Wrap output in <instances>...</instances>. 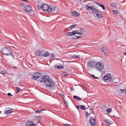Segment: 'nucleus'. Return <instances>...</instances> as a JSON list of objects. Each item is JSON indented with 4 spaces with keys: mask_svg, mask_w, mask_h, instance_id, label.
Masks as SVG:
<instances>
[{
    "mask_svg": "<svg viewBox=\"0 0 126 126\" xmlns=\"http://www.w3.org/2000/svg\"><path fill=\"white\" fill-rule=\"evenodd\" d=\"M40 82H44V84L47 88H51L53 87L55 85V82L47 76H44L40 79Z\"/></svg>",
    "mask_w": 126,
    "mask_h": 126,
    "instance_id": "obj_1",
    "label": "nucleus"
},
{
    "mask_svg": "<svg viewBox=\"0 0 126 126\" xmlns=\"http://www.w3.org/2000/svg\"><path fill=\"white\" fill-rule=\"evenodd\" d=\"M1 52L2 54L6 56H8L11 55L13 56L14 59H15L13 53L11 51L9 48L6 47H4L2 48Z\"/></svg>",
    "mask_w": 126,
    "mask_h": 126,
    "instance_id": "obj_2",
    "label": "nucleus"
},
{
    "mask_svg": "<svg viewBox=\"0 0 126 126\" xmlns=\"http://www.w3.org/2000/svg\"><path fill=\"white\" fill-rule=\"evenodd\" d=\"M95 68L98 71H101L104 68V65L101 62H98L96 63Z\"/></svg>",
    "mask_w": 126,
    "mask_h": 126,
    "instance_id": "obj_3",
    "label": "nucleus"
},
{
    "mask_svg": "<svg viewBox=\"0 0 126 126\" xmlns=\"http://www.w3.org/2000/svg\"><path fill=\"white\" fill-rule=\"evenodd\" d=\"M85 7L86 9L87 10H91V12L94 13H95L98 10L94 8L93 6H89L88 5H86Z\"/></svg>",
    "mask_w": 126,
    "mask_h": 126,
    "instance_id": "obj_4",
    "label": "nucleus"
},
{
    "mask_svg": "<svg viewBox=\"0 0 126 126\" xmlns=\"http://www.w3.org/2000/svg\"><path fill=\"white\" fill-rule=\"evenodd\" d=\"M49 8L48 10V12H52V13H55L57 12L55 7L54 6L49 5Z\"/></svg>",
    "mask_w": 126,
    "mask_h": 126,
    "instance_id": "obj_5",
    "label": "nucleus"
},
{
    "mask_svg": "<svg viewBox=\"0 0 126 126\" xmlns=\"http://www.w3.org/2000/svg\"><path fill=\"white\" fill-rule=\"evenodd\" d=\"M95 62L94 60H90L88 63L89 66L91 68H93L96 65Z\"/></svg>",
    "mask_w": 126,
    "mask_h": 126,
    "instance_id": "obj_6",
    "label": "nucleus"
},
{
    "mask_svg": "<svg viewBox=\"0 0 126 126\" xmlns=\"http://www.w3.org/2000/svg\"><path fill=\"white\" fill-rule=\"evenodd\" d=\"M89 122L91 126H96V123L95 120L93 117H91L89 120Z\"/></svg>",
    "mask_w": 126,
    "mask_h": 126,
    "instance_id": "obj_7",
    "label": "nucleus"
},
{
    "mask_svg": "<svg viewBox=\"0 0 126 126\" xmlns=\"http://www.w3.org/2000/svg\"><path fill=\"white\" fill-rule=\"evenodd\" d=\"M102 50L104 53L107 56H108L110 51L106 47H104L102 48Z\"/></svg>",
    "mask_w": 126,
    "mask_h": 126,
    "instance_id": "obj_8",
    "label": "nucleus"
},
{
    "mask_svg": "<svg viewBox=\"0 0 126 126\" xmlns=\"http://www.w3.org/2000/svg\"><path fill=\"white\" fill-rule=\"evenodd\" d=\"M42 9L44 12H48L49 9V6L45 4H42Z\"/></svg>",
    "mask_w": 126,
    "mask_h": 126,
    "instance_id": "obj_9",
    "label": "nucleus"
},
{
    "mask_svg": "<svg viewBox=\"0 0 126 126\" xmlns=\"http://www.w3.org/2000/svg\"><path fill=\"white\" fill-rule=\"evenodd\" d=\"M32 7L30 5H28L25 7L24 8V10L25 12H30L32 10Z\"/></svg>",
    "mask_w": 126,
    "mask_h": 126,
    "instance_id": "obj_10",
    "label": "nucleus"
},
{
    "mask_svg": "<svg viewBox=\"0 0 126 126\" xmlns=\"http://www.w3.org/2000/svg\"><path fill=\"white\" fill-rule=\"evenodd\" d=\"M111 75L110 74H106L103 77V79L104 80H107L110 79Z\"/></svg>",
    "mask_w": 126,
    "mask_h": 126,
    "instance_id": "obj_11",
    "label": "nucleus"
},
{
    "mask_svg": "<svg viewBox=\"0 0 126 126\" xmlns=\"http://www.w3.org/2000/svg\"><path fill=\"white\" fill-rule=\"evenodd\" d=\"M35 125L33 124L31 121H27L25 124V126H35Z\"/></svg>",
    "mask_w": 126,
    "mask_h": 126,
    "instance_id": "obj_12",
    "label": "nucleus"
},
{
    "mask_svg": "<svg viewBox=\"0 0 126 126\" xmlns=\"http://www.w3.org/2000/svg\"><path fill=\"white\" fill-rule=\"evenodd\" d=\"M95 14L96 17L98 18H100L102 17V13L99 10Z\"/></svg>",
    "mask_w": 126,
    "mask_h": 126,
    "instance_id": "obj_13",
    "label": "nucleus"
},
{
    "mask_svg": "<svg viewBox=\"0 0 126 126\" xmlns=\"http://www.w3.org/2000/svg\"><path fill=\"white\" fill-rule=\"evenodd\" d=\"M43 52L42 51H38L36 52V55L37 56H41L43 55Z\"/></svg>",
    "mask_w": 126,
    "mask_h": 126,
    "instance_id": "obj_14",
    "label": "nucleus"
},
{
    "mask_svg": "<svg viewBox=\"0 0 126 126\" xmlns=\"http://www.w3.org/2000/svg\"><path fill=\"white\" fill-rule=\"evenodd\" d=\"M13 112L12 109H11L7 110H6L5 111L4 113L6 114H7L8 113H10Z\"/></svg>",
    "mask_w": 126,
    "mask_h": 126,
    "instance_id": "obj_15",
    "label": "nucleus"
},
{
    "mask_svg": "<svg viewBox=\"0 0 126 126\" xmlns=\"http://www.w3.org/2000/svg\"><path fill=\"white\" fill-rule=\"evenodd\" d=\"M75 31H73L72 32H69L67 33V34L68 36H70L73 35H74L75 34Z\"/></svg>",
    "mask_w": 126,
    "mask_h": 126,
    "instance_id": "obj_16",
    "label": "nucleus"
},
{
    "mask_svg": "<svg viewBox=\"0 0 126 126\" xmlns=\"http://www.w3.org/2000/svg\"><path fill=\"white\" fill-rule=\"evenodd\" d=\"M104 121L105 122L107 126H109L111 124H110V122L109 120L107 119H106L104 120Z\"/></svg>",
    "mask_w": 126,
    "mask_h": 126,
    "instance_id": "obj_17",
    "label": "nucleus"
},
{
    "mask_svg": "<svg viewBox=\"0 0 126 126\" xmlns=\"http://www.w3.org/2000/svg\"><path fill=\"white\" fill-rule=\"evenodd\" d=\"M49 54L47 51L45 52L42 55V56L44 57H47L49 56Z\"/></svg>",
    "mask_w": 126,
    "mask_h": 126,
    "instance_id": "obj_18",
    "label": "nucleus"
},
{
    "mask_svg": "<svg viewBox=\"0 0 126 126\" xmlns=\"http://www.w3.org/2000/svg\"><path fill=\"white\" fill-rule=\"evenodd\" d=\"M79 14L77 12H74L72 13V15L74 16H79Z\"/></svg>",
    "mask_w": 126,
    "mask_h": 126,
    "instance_id": "obj_19",
    "label": "nucleus"
},
{
    "mask_svg": "<svg viewBox=\"0 0 126 126\" xmlns=\"http://www.w3.org/2000/svg\"><path fill=\"white\" fill-rule=\"evenodd\" d=\"M40 77V76H33L32 77V79H39Z\"/></svg>",
    "mask_w": 126,
    "mask_h": 126,
    "instance_id": "obj_20",
    "label": "nucleus"
},
{
    "mask_svg": "<svg viewBox=\"0 0 126 126\" xmlns=\"http://www.w3.org/2000/svg\"><path fill=\"white\" fill-rule=\"evenodd\" d=\"M56 67L57 68V69H61L63 68V66L62 65H58L57 66H56Z\"/></svg>",
    "mask_w": 126,
    "mask_h": 126,
    "instance_id": "obj_21",
    "label": "nucleus"
},
{
    "mask_svg": "<svg viewBox=\"0 0 126 126\" xmlns=\"http://www.w3.org/2000/svg\"><path fill=\"white\" fill-rule=\"evenodd\" d=\"M79 57L80 56L79 55H74L72 56L71 57L73 58H79Z\"/></svg>",
    "mask_w": 126,
    "mask_h": 126,
    "instance_id": "obj_22",
    "label": "nucleus"
},
{
    "mask_svg": "<svg viewBox=\"0 0 126 126\" xmlns=\"http://www.w3.org/2000/svg\"><path fill=\"white\" fill-rule=\"evenodd\" d=\"M73 97L75 99L78 100H79L81 99V98L76 95L74 96Z\"/></svg>",
    "mask_w": 126,
    "mask_h": 126,
    "instance_id": "obj_23",
    "label": "nucleus"
},
{
    "mask_svg": "<svg viewBox=\"0 0 126 126\" xmlns=\"http://www.w3.org/2000/svg\"><path fill=\"white\" fill-rule=\"evenodd\" d=\"M16 93H17L20 91L21 89L18 87H16Z\"/></svg>",
    "mask_w": 126,
    "mask_h": 126,
    "instance_id": "obj_24",
    "label": "nucleus"
},
{
    "mask_svg": "<svg viewBox=\"0 0 126 126\" xmlns=\"http://www.w3.org/2000/svg\"><path fill=\"white\" fill-rule=\"evenodd\" d=\"M34 75H35L36 76H40L41 75L40 73L37 72H35L34 74Z\"/></svg>",
    "mask_w": 126,
    "mask_h": 126,
    "instance_id": "obj_25",
    "label": "nucleus"
},
{
    "mask_svg": "<svg viewBox=\"0 0 126 126\" xmlns=\"http://www.w3.org/2000/svg\"><path fill=\"white\" fill-rule=\"evenodd\" d=\"M75 34H78L81 35V36H82V33L81 32H78V31H77L76 30V31H75Z\"/></svg>",
    "mask_w": 126,
    "mask_h": 126,
    "instance_id": "obj_26",
    "label": "nucleus"
},
{
    "mask_svg": "<svg viewBox=\"0 0 126 126\" xmlns=\"http://www.w3.org/2000/svg\"><path fill=\"white\" fill-rule=\"evenodd\" d=\"M81 109L83 110H85L86 109V107L85 106H84L83 105L80 106Z\"/></svg>",
    "mask_w": 126,
    "mask_h": 126,
    "instance_id": "obj_27",
    "label": "nucleus"
},
{
    "mask_svg": "<svg viewBox=\"0 0 126 126\" xmlns=\"http://www.w3.org/2000/svg\"><path fill=\"white\" fill-rule=\"evenodd\" d=\"M61 75L62 76H67L68 75L66 73L64 72L62 73Z\"/></svg>",
    "mask_w": 126,
    "mask_h": 126,
    "instance_id": "obj_28",
    "label": "nucleus"
},
{
    "mask_svg": "<svg viewBox=\"0 0 126 126\" xmlns=\"http://www.w3.org/2000/svg\"><path fill=\"white\" fill-rule=\"evenodd\" d=\"M43 110H37L35 112V113H39L41 112L42 111H43Z\"/></svg>",
    "mask_w": 126,
    "mask_h": 126,
    "instance_id": "obj_29",
    "label": "nucleus"
},
{
    "mask_svg": "<svg viewBox=\"0 0 126 126\" xmlns=\"http://www.w3.org/2000/svg\"><path fill=\"white\" fill-rule=\"evenodd\" d=\"M112 12L113 14H117L118 13V12L117 11L114 10H112Z\"/></svg>",
    "mask_w": 126,
    "mask_h": 126,
    "instance_id": "obj_30",
    "label": "nucleus"
},
{
    "mask_svg": "<svg viewBox=\"0 0 126 126\" xmlns=\"http://www.w3.org/2000/svg\"><path fill=\"white\" fill-rule=\"evenodd\" d=\"M76 26V25H71L68 28L69 29H72L75 26Z\"/></svg>",
    "mask_w": 126,
    "mask_h": 126,
    "instance_id": "obj_31",
    "label": "nucleus"
},
{
    "mask_svg": "<svg viewBox=\"0 0 126 126\" xmlns=\"http://www.w3.org/2000/svg\"><path fill=\"white\" fill-rule=\"evenodd\" d=\"M115 3L114 2H112L110 4V6L111 7H114L115 5Z\"/></svg>",
    "mask_w": 126,
    "mask_h": 126,
    "instance_id": "obj_32",
    "label": "nucleus"
},
{
    "mask_svg": "<svg viewBox=\"0 0 126 126\" xmlns=\"http://www.w3.org/2000/svg\"><path fill=\"white\" fill-rule=\"evenodd\" d=\"M38 9L39 10L41 9H42V5L41 6H40L39 5H38L37 6Z\"/></svg>",
    "mask_w": 126,
    "mask_h": 126,
    "instance_id": "obj_33",
    "label": "nucleus"
},
{
    "mask_svg": "<svg viewBox=\"0 0 126 126\" xmlns=\"http://www.w3.org/2000/svg\"><path fill=\"white\" fill-rule=\"evenodd\" d=\"M85 112L86 113L85 114V116H86V117L87 118L89 116V114H89L87 113V112L85 111Z\"/></svg>",
    "mask_w": 126,
    "mask_h": 126,
    "instance_id": "obj_34",
    "label": "nucleus"
},
{
    "mask_svg": "<svg viewBox=\"0 0 126 126\" xmlns=\"http://www.w3.org/2000/svg\"><path fill=\"white\" fill-rule=\"evenodd\" d=\"M1 73L3 75H4L5 73V70L1 71Z\"/></svg>",
    "mask_w": 126,
    "mask_h": 126,
    "instance_id": "obj_35",
    "label": "nucleus"
},
{
    "mask_svg": "<svg viewBox=\"0 0 126 126\" xmlns=\"http://www.w3.org/2000/svg\"><path fill=\"white\" fill-rule=\"evenodd\" d=\"M111 110V109L110 108H108L107 109V112L108 113L110 112Z\"/></svg>",
    "mask_w": 126,
    "mask_h": 126,
    "instance_id": "obj_36",
    "label": "nucleus"
},
{
    "mask_svg": "<svg viewBox=\"0 0 126 126\" xmlns=\"http://www.w3.org/2000/svg\"><path fill=\"white\" fill-rule=\"evenodd\" d=\"M120 90L121 93L122 94H123L125 92V90L120 89Z\"/></svg>",
    "mask_w": 126,
    "mask_h": 126,
    "instance_id": "obj_37",
    "label": "nucleus"
},
{
    "mask_svg": "<svg viewBox=\"0 0 126 126\" xmlns=\"http://www.w3.org/2000/svg\"><path fill=\"white\" fill-rule=\"evenodd\" d=\"M94 3L96 5H98L99 6H100V5L101 4V3H98L97 2H94Z\"/></svg>",
    "mask_w": 126,
    "mask_h": 126,
    "instance_id": "obj_38",
    "label": "nucleus"
},
{
    "mask_svg": "<svg viewBox=\"0 0 126 126\" xmlns=\"http://www.w3.org/2000/svg\"><path fill=\"white\" fill-rule=\"evenodd\" d=\"M110 82L112 81L113 83H116V82H115V81H114V80H113V79H112L111 78L110 79Z\"/></svg>",
    "mask_w": 126,
    "mask_h": 126,
    "instance_id": "obj_39",
    "label": "nucleus"
},
{
    "mask_svg": "<svg viewBox=\"0 0 126 126\" xmlns=\"http://www.w3.org/2000/svg\"><path fill=\"white\" fill-rule=\"evenodd\" d=\"M91 76L94 79H97L98 78V77H95L94 75H91Z\"/></svg>",
    "mask_w": 126,
    "mask_h": 126,
    "instance_id": "obj_40",
    "label": "nucleus"
},
{
    "mask_svg": "<svg viewBox=\"0 0 126 126\" xmlns=\"http://www.w3.org/2000/svg\"><path fill=\"white\" fill-rule=\"evenodd\" d=\"M82 36H76L75 37H77V38H74V39H76V38H79L81 37H82Z\"/></svg>",
    "mask_w": 126,
    "mask_h": 126,
    "instance_id": "obj_41",
    "label": "nucleus"
},
{
    "mask_svg": "<svg viewBox=\"0 0 126 126\" xmlns=\"http://www.w3.org/2000/svg\"><path fill=\"white\" fill-rule=\"evenodd\" d=\"M101 7L102 8L103 10L105 9V7L103 5Z\"/></svg>",
    "mask_w": 126,
    "mask_h": 126,
    "instance_id": "obj_42",
    "label": "nucleus"
},
{
    "mask_svg": "<svg viewBox=\"0 0 126 126\" xmlns=\"http://www.w3.org/2000/svg\"><path fill=\"white\" fill-rule=\"evenodd\" d=\"M51 54L53 58H55V56L54 54Z\"/></svg>",
    "mask_w": 126,
    "mask_h": 126,
    "instance_id": "obj_43",
    "label": "nucleus"
},
{
    "mask_svg": "<svg viewBox=\"0 0 126 126\" xmlns=\"http://www.w3.org/2000/svg\"><path fill=\"white\" fill-rule=\"evenodd\" d=\"M8 96H12V94L10 93H8Z\"/></svg>",
    "mask_w": 126,
    "mask_h": 126,
    "instance_id": "obj_44",
    "label": "nucleus"
},
{
    "mask_svg": "<svg viewBox=\"0 0 126 126\" xmlns=\"http://www.w3.org/2000/svg\"><path fill=\"white\" fill-rule=\"evenodd\" d=\"M64 125L65 126H70V125L68 124H64Z\"/></svg>",
    "mask_w": 126,
    "mask_h": 126,
    "instance_id": "obj_45",
    "label": "nucleus"
},
{
    "mask_svg": "<svg viewBox=\"0 0 126 126\" xmlns=\"http://www.w3.org/2000/svg\"><path fill=\"white\" fill-rule=\"evenodd\" d=\"M76 107L77 108V109H79V106L77 105Z\"/></svg>",
    "mask_w": 126,
    "mask_h": 126,
    "instance_id": "obj_46",
    "label": "nucleus"
},
{
    "mask_svg": "<svg viewBox=\"0 0 126 126\" xmlns=\"http://www.w3.org/2000/svg\"><path fill=\"white\" fill-rule=\"evenodd\" d=\"M20 5L22 6H24V3H21V4H20Z\"/></svg>",
    "mask_w": 126,
    "mask_h": 126,
    "instance_id": "obj_47",
    "label": "nucleus"
},
{
    "mask_svg": "<svg viewBox=\"0 0 126 126\" xmlns=\"http://www.w3.org/2000/svg\"><path fill=\"white\" fill-rule=\"evenodd\" d=\"M64 103L66 106V107H67V106L68 105V104L66 102H64Z\"/></svg>",
    "mask_w": 126,
    "mask_h": 126,
    "instance_id": "obj_48",
    "label": "nucleus"
},
{
    "mask_svg": "<svg viewBox=\"0 0 126 126\" xmlns=\"http://www.w3.org/2000/svg\"><path fill=\"white\" fill-rule=\"evenodd\" d=\"M81 30H83V29H80V32H82V31Z\"/></svg>",
    "mask_w": 126,
    "mask_h": 126,
    "instance_id": "obj_49",
    "label": "nucleus"
},
{
    "mask_svg": "<svg viewBox=\"0 0 126 126\" xmlns=\"http://www.w3.org/2000/svg\"><path fill=\"white\" fill-rule=\"evenodd\" d=\"M103 5V4H101L99 6H101V7Z\"/></svg>",
    "mask_w": 126,
    "mask_h": 126,
    "instance_id": "obj_50",
    "label": "nucleus"
},
{
    "mask_svg": "<svg viewBox=\"0 0 126 126\" xmlns=\"http://www.w3.org/2000/svg\"><path fill=\"white\" fill-rule=\"evenodd\" d=\"M124 55H126V52H125V53H124Z\"/></svg>",
    "mask_w": 126,
    "mask_h": 126,
    "instance_id": "obj_51",
    "label": "nucleus"
},
{
    "mask_svg": "<svg viewBox=\"0 0 126 126\" xmlns=\"http://www.w3.org/2000/svg\"><path fill=\"white\" fill-rule=\"evenodd\" d=\"M117 79V80H119V79H118V78H116V79Z\"/></svg>",
    "mask_w": 126,
    "mask_h": 126,
    "instance_id": "obj_52",
    "label": "nucleus"
},
{
    "mask_svg": "<svg viewBox=\"0 0 126 126\" xmlns=\"http://www.w3.org/2000/svg\"><path fill=\"white\" fill-rule=\"evenodd\" d=\"M14 68H16V67H15V66H14Z\"/></svg>",
    "mask_w": 126,
    "mask_h": 126,
    "instance_id": "obj_53",
    "label": "nucleus"
},
{
    "mask_svg": "<svg viewBox=\"0 0 126 126\" xmlns=\"http://www.w3.org/2000/svg\"><path fill=\"white\" fill-rule=\"evenodd\" d=\"M125 94H126V91H125Z\"/></svg>",
    "mask_w": 126,
    "mask_h": 126,
    "instance_id": "obj_54",
    "label": "nucleus"
},
{
    "mask_svg": "<svg viewBox=\"0 0 126 126\" xmlns=\"http://www.w3.org/2000/svg\"><path fill=\"white\" fill-rule=\"evenodd\" d=\"M125 90H126V87H125Z\"/></svg>",
    "mask_w": 126,
    "mask_h": 126,
    "instance_id": "obj_55",
    "label": "nucleus"
},
{
    "mask_svg": "<svg viewBox=\"0 0 126 126\" xmlns=\"http://www.w3.org/2000/svg\"><path fill=\"white\" fill-rule=\"evenodd\" d=\"M1 111H0V113H1Z\"/></svg>",
    "mask_w": 126,
    "mask_h": 126,
    "instance_id": "obj_56",
    "label": "nucleus"
},
{
    "mask_svg": "<svg viewBox=\"0 0 126 126\" xmlns=\"http://www.w3.org/2000/svg\"><path fill=\"white\" fill-rule=\"evenodd\" d=\"M125 21L126 22V20Z\"/></svg>",
    "mask_w": 126,
    "mask_h": 126,
    "instance_id": "obj_57",
    "label": "nucleus"
}]
</instances>
